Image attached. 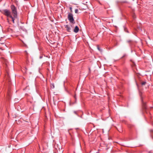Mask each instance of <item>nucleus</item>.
Returning <instances> with one entry per match:
<instances>
[{"instance_id":"f257e3e1","label":"nucleus","mask_w":153,"mask_h":153,"mask_svg":"<svg viewBox=\"0 0 153 153\" xmlns=\"http://www.w3.org/2000/svg\"><path fill=\"white\" fill-rule=\"evenodd\" d=\"M10 8L13 16L15 18H16L17 16V12L16 7L14 5H12L11 6Z\"/></svg>"},{"instance_id":"f03ea898","label":"nucleus","mask_w":153,"mask_h":153,"mask_svg":"<svg viewBox=\"0 0 153 153\" xmlns=\"http://www.w3.org/2000/svg\"><path fill=\"white\" fill-rule=\"evenodd\" d=\"M1 12L2 13L8 17H9L10 18L12 17V15L11 14V12L9 10L5 9L1 11Z\"/></svg>"},{"instance_id":"7ed1b4c3","label":"nucleus","mask_w":153,"mask_h":153,"mask_svg":"<svg viewBox=\"0 0 153 153\" xmlns=\"http://www.w3.org/2000/svg\"><path fill=\"white\" fill-rule=\"evenodd\" d=\"M68 18L71 23L73 24L75 23V22L73 17V15L72 13H68Z\"/></svg>"},{"instance_id":"20e7f679","label":"nucleus","mask_w":153,"mask_h":153,"mask_svg":"<svg viewBox=\"0 0 153 153\" xmlns=\"http://www.w3.org/2000/svg\"><path fill=\"white\" fill-rule=\"evenodd\" d=\"M142 102L143 110L144 111L146 112L148 109L146 105V103L143 102L142 100Z\"/></svg>"},{"instance_id":"39448f33","label":"nucleus","mask_w":153,"mask_h":153,"mask_svg":"<svg viewBox=\"0 0 153 153\" xmlns=\"http://www.w3.org/2000/svg\"><path fill=\"white\" fill-rule=\"evenodd\" d=\"M65 28L66 29L67 31L70 32L71 30V28L68 25H66L65 26Z\"/></svg>"},{"instance_id":"423d86ee","label":"nucleus","mask_w":153,"mask_h":153,"mask_svg":"<svg viewBox=\"0 0 153 153\" xmlns=\"http://www.w3.org/2000/svg\"><path fill=\"white\" fill-rule=\"evenodd\" d=\"M79 30V28L78 27L76 26H75L74 29V31L75 33H77Z\"/></svg>"},{"instance_id":"0eeeda50","label":"nucleus","mask_w":153,"mask_h":153,"mask_svg":"<svg viewBox=\"0 0 153 153\" xmlns=\"http://www.w3.org/2000/svg\"><path fill=\"white\" fill-rule=\"evenodd\" d=\"M150 133L151 136L152 138L153 139V130H150Z\"/></svg>"},{"instance_id":"6e6552de","label":"nucleus","mask_w":153,"mask_h":153,"mask_svg":"<svg viewBox=\"0 0 153 153\" xmlns=\"http://www.w3.org/2000/svg\"><path fill=\"white\" fill-rule=\"evenodd\" d=\"M97 48L98 49V50L100 52H102V49H100V47H99V46L98 45H97Z\"/></svg>"},{"instance_id":"1a4fd4ad","label":"nucleus","mask_w":153,"mask_h":153,"mask_svg":"<svg viewBox=\"0 0 153 153\" xmlns=\"http://www.w3.org/2000/svg\"><path fill=\"white\" fill-rule=\"evenodd\" d=\"M10 18L12 19L13 22V23H14V21L15 19V18L13 16H12V17Z\"/></svg>"},{"instance_id":"9d476101","label":"nucleus","mask_w":153,"mask_h":153,"mask_svg":"<svg viewBox=\"0 0 153 153\" xmlns=\"http://www.w3.org/2000/svg\"><path fill=\"white\" fill-rule=\"evenodd\" d=\"M127 42L128 43H132L133 42L132 40H128Z\"/></svg>"},{"instance_id":"9b49d317","label":"nucleus","mask_w":153,"mask_h":153,"mask_svg":"<svg viewBox=\"0 0 153 153\" xmlns=\"http://www.w3.org/2000/svg\"><path fill=\"white\" fill-rule=\"evenodd\" d=\"M146 83V81H144L142 82L141 83V84L142 85H145Z\"/></svg>"},{"instance_id":"f8f14e48","label":"nucleus","mask_w":153,"mask_h":153,"mask_svg":"<svg viewBox=\"0 0 153 153\" xmlns=\"http://www.w3.org/2000/svg\"><path fill=\"white\" fill-rule=\"evenodd\" d=\"M75 12L76 13H77L78 12V10L77 9H76L75 10Z\"/></svg>"},{"instance_id":"ddd939ff","label":"nucleus","mask_w":153,"mask_h":153,"mask_svg":"<svg viewBox=\"0 0 153 153\" xmlns=\"http://www.w3.org/2000/svg\"><path fill=\"white\" fill-rule=\"evenodd\" d=\"M51 87L52 88H54V85L53 84H51Z\"/></svg>"},{"instance_id":"4468645a","label":"nucleus","mask_w":153,"mask_h":153,"mask_svg":"<svg viewBox=\"0 0 153 153\" xmlns=\"http://www.w3.org/2000/svg\"><path fill=\"white\" fill-rule=\"evenodd\" d=\"M70 10L71 12H72V7H70Z\"/></svg>"},{"instance_id":"2eb2a0df","label":"nucleus","mask_w":153,"mask_h":153,"mask_svg":"<svg viewBox=\"0 0 153 153\" xmlns=\"http://www.w3.org/2000/svg\"><path fill=\"white\" fill-rule=\"evenodd\" d=\"M25 52L26 53V54H27V53L26 51H25Z\"/></svg>"},{"instance_id":"dca6fc26","label":"nucleus","mask_w":153,"mask_h":153,"mask_svg":"<svg viewBox=\"0 0 153 153\" xmlns=\"http://www.w3.org/2000/svg\"><path fill=\"white\" fill-rule=\"evenodd\" d=\"M74 113L75 114H76V111H74Z\"/></svg>"},{"instance_id":"f3484780","label":"nucleus","mask_w":153,"mask_h":153,"mask_svg":"<svg viewBox=\"0 0 153 153\" xmlns=\"http://www.w3.org/2000/svg\"><path fill=\"white\" fill-rule=\"evenodd\" d=\"M141 93H140V96L141 97Z\"/></svg>"},{"instance_id":"a211bd4d","label":"nucleus","mask_w":153,"mask_h":153,"mask_svg":"<svg viewBox=\"0 0 153 153\" xmlns=\"http://www.w3.org/2000/svg\"><path fill=\"white\" fill-rule=\"evenodd\" d=\"M124 56H123L122 57V58H123Z\"/></svg>"}]
</instances>
